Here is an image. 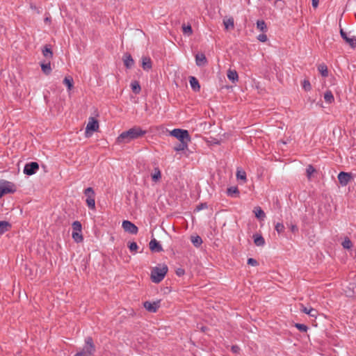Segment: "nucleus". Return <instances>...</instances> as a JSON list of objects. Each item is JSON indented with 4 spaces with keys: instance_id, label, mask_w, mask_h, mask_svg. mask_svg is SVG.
I'll return each mask as SVG.
<instances>
[{
    "instance_id": "nucleus-1",
    "label": "nucleus",
    "mask_w": 356,
    "mask_h": 356,
    "mask_svg": "<svg viewBox=\"0 0 356 356\" xmlns=\"http://www.w3.org/2000/svg\"><path fill=\"white\" fill-rule=\"evenodd\" d=\"M147 131L143 130L139 126H134L127 131L122 132L116 139L119 144L129 143L131 141L138 139L144 136Z\"/></svg>"
},
{
    "instance_id": "nucleus-2",
    "label": "nucleus",
    "mask_w": 356,
    "mask_h": 356,
    "mask_svg": "<svg viewBox=\"0 0 356 356\" xmlns=\"http://www.w3.org/2000/svg\"><path fill=\"white\" fill-rule=\"evenodd\" d=\"M168 268L165 264H159L152 268L151 271V280L154 283L161 282L167 274Z\"/></svg>"
},
{
    "instance_id": "nucleus-3",
    "label": "nucleus",
    "mask_w": 356,
    "mask_h": 356,
    "mask_svg": "<svg viewBox=\"0 0 356 356\" xmlns=\"http://www.w3.org/2000/svg\"><path fill=\"white\" fill-rule=\"evenodd\" d=\"M339 26L341 24H339ZM340 35L343 40L348 44L352 49L356 48V35H351V32L346 33L344 30L340 27L339 30Z\"/></svg>"
},
{
    "instance_id": "nucleus-4",
    "label": "nucleus",
    "mask_w": 356,
    "mask_h": 356,
    "mask_svg": "<svg viewBox=\"0 0 356 356\" xmlns=\"http://www.w3.org/2000/svg\"><path fill=\"white\" fill-rule=\"evenodd\" d=\"M84 195L87 197L86 204L91 209H95V193L92 187H88L84 190Z\"/></svg>"
},
{
    "instance_id": "nucleus-5",
    "label": "nucleus",
    "mask_w": 356,
    "mask_h": 356,
    "mask_svg": "<svg viewBox=\"0 0 356 356\" xmlns=\"http://www.w3.org/2000/svg\"><path fill=\"white\" fill-rule=\"evenodd\" d=\"M171 135L176 138H177L179 141L188 140L191 141V136L187 130L181 129H175L171 131Z\"/></svg>"
},
{
    "instance_id": "nucleus-6",
    "label": "nucleus",
    "mask_w": 356,
    "mask_h": 356,
    "mask_svg": "<svg viewBox=\"0 0 356 356\" xmlns=\"http://www.w3.org/2000/svg\"><path fill=\"white\" fill-rule=\"evenodd\" d=\"M0 187L4 194L14 193L16 191L15 185L13 182L4 179L0 180Z\"/></svg>"
},
{
    "instance_id": "nucleus-7",
    "label": "nucleus",
    "mask_w": 356,
    "mask_h": 356,
    "mask_svg": "<svg viewBox=\"0 0 356 356\" xmlns=\"http://www.w3.org/2000/svg\"><path fill=\"white\" fill-rule=\"evenodd\" d=\"M39 169V164L37 162H30L25 165L24 168V173L26 175H33Z\"/></svg>"
},
{
    "instance_id": "nucleus-8",
    "label": "nucleus",
    "mask_w": 356,
    "mask_h": 356,
    "mask_svg": "<svg viewBox=\"0 0 356 356\" xmlns=\"http://www.w3.org/2000/svg\"><path fill=\"white\" fill-rule=\"evenodd\" d=\"M122 226L124 230L129 234H136L138 233V228L131 221L124 220Z\"/></svg>"
},
{
    "instance_id": "nucleus-9",
    "label": "nucleus",
    "mask_w": 356,
    "mask_h": 356,
    "mask_svg": "<svg viewBox=\"0 0 356 356\" xmlns=\"http://www.w3.org/2000/svg\"><path fill=\"white\" fill-rule=\"evenodd\" d=\"M143 306L148 312L154 313L160 307V300L154 302L145 301L143 303Z\"/></svg>"
},
{
    "instance_id": "nucleus-10",
    "label": "nucleus",
    "mask_w": 356,
    "mask_h": 356,
    "mask_svg": "<svg viewBox=\"0 0 356 356\" xmlns=\"http://www.w3.org/2000/svg\"><path fill=\"white\" fill-rule=\"evenodd\" d=\"M99 129V122L94 118L90 117L89 118L88 123L87 124L86 131V133L89 131H97Z\"/></svg>"
},
{
    "instance_id": "nucleus-11",
    "label": "nucleus",
    "mask_w": 356,
    "mask_h": 356,
    "mask_svg": "<svg viewBox=\"0 0 356 356\" xmlns=\"http://www.w3.org/2000/svg\"><path fill=\"white\" fill-rule=\"evenodd\" d=\"M350 179H351L350 173L341 172L338 175L339 181L342 186H346L348 184V182L350 181Z\"/></svg>"
},
{
    "instance_id": "nucleus-12",
    "label": "nucleus",
    "mask_w": 356,
    "mask_h": 356,
    "mask_svg": "<svg viewBox=\"0 0 356 356\" xmlns=\"http://www.w3.org/2000/svg\"><path fill=\"white\" fill-rule=\"evenodd\" d=\"M149 245L150 250L153 252H160L163 251L161 245L155 238L152 239Z\"/></svg>"
},
{
    "instance_id": "nucleus-13",
    "label": "nucleus",
    "mask_w": 356,
    "mask_h": 356,
    "mask_svg": "<svg viewBox=\"0 0 356 356\" xmlns=\"http://www.w3.org/2000/svg\"><path fill=\"white\" fill-rule=\"evenodd\" d=\"M123 61H124V66L128 69L131 68L134 65V60L132 56H131L130 54H128V53H127L124 55Z\"/></svg>"
},
{
    "instance_id": "nucleus-14",
    "label": "nucleus",
    "mask_w": 356,
    "mask_h": 356,
    "mask_svg": "<svg viewBox=\"0 0 356 356\" xmlns=\"http://www.w3.org/2000/svg\"><path fill=\"white\" fill-rule=\"evenodd\" d=\"M141 67L145 71H149L150 69H152V63L151 58L148 56H143Z\"/></svg>"
},
{
    "instance_id": "nucleus-15",
    "label": "nucleus",
    "mask_w": 356,
    "mask_h": 356,
    "mask_svg": "<svg viewBox=\"0 0 356 356\" xmlns=\"http://www.w3.org/2000/svg\"><path fill=\"white\" fill-rule=\"evenodd\" d=\"M195 62L197 66L202 67L207 63V60L204 54H197L195 55Z\"/></svg>"
},
{
    "instance_id": "nucleus-16",
    "label": "nucleus",
    "mask_w": 356,
    "mask_h": 356,
    "mask_svg": "<svg viewBox=\"0 0 356 356\" xmlns=\"http://www.w3.org/2000/svg\"><path fill=\"white\" fill-rule=\"evenodd\" d=\"M189 83H190L191 88L195 92L200 91V85L199 83L198 80L195 76H190L189 77Z\"/></svg>"
},
{
    "instance_id": "nucleus-17",
    "label": "nucleus",
    "mask_w": 356,
    "mask_h": 356,
    "mask_svg": "<svg viewBox=\"0 0 356 356\" xmlns=\"http://www.w3.org/2000/svg\"><path fill=\"white\" fill-rule=\"evenodd\" d=\"M252 238L255 245L262 247L265 245V240L261 234H253Z\"/></svg>"
},
{
    "instance_id": "nucleus-18",
    "label": "nucleus",
    "mask_w": 356,
    "mask_h": 356,
    "mask_svg": "<svg viewBox=\"0 0 356 356\" xmlns=\"http://www.w3.org/2000/svg\"><path fill=\"white\" fill-rule=\"evenodd\" d=\"M11 224L7 221H0V234H3L11 228Z\"/></svg>"
},
{
    "instance_id": "nucleus-19",
    "label": "nucleus",
    "mask_w": 356,
    "mask_h": 356,
    "mask_svg": "<svg viewBox=\"0 0 356 356\" xmlns=\"http://www.w3.org/2000/svg\"><path fill=\"white\" fill-rule=\"evenodd\" d=\"M188 142L189 141L188 140L180 141L179 144L174 147V150L176 152H180L188 148Z\"/></svg>"
},
{
    "instance_id": "nucleus-20",
    "label": "nucleus",
    "mask_w": 356,
    "mask_h": 356,
    "mask_svg": "<svg viewBox=\"0 0 356 356\" xmlns=\"http://www.w3.org/2000/svg\"><path fill=\"white\" fill-rule=\"evenodd\" d=\"M239 193V191L236 186H231L227 189V194L230 197H238Z\"/></svg>"
},
{
    "instance_id": "nucleus-21",
    "label": "nucleus",
    "mask_w": 356,
    "mask_h": 356,
    "mask_svg": "<svg viewBox=\"0 0 356 356\" xmlns=\"http://www.w3.org/2000/svg\"><path fill=\"white\" fill-rule=\"evenodd\" d=\"M254 213L255 214V216L259 220H263L266 218V214L264 211L259 207H257L254 208Z\"/></svg>"
},
{
    "instance_id": "nucleus-22",
    "label": "nucleus",
    "mask_w": 356,
    "mask_h": 356,
    "mask_svg": "<svg viewBox=\"0 0 356 356\" xmlns=\"http://www.w3.org/2000/svg\"><path fill=\"white\" fill-rule=\"evenodd\" d=\"M318 70L323 77L328 76V70L325 64L321 63L318 65Z\"/></svg>"
},
{
    "instance_id": "nucleus-23",
    "label": "nucleus",
    "mask_w": 356,
    "mask_h": 356,
    "mask_svg": "<svg viewBox=\"0 0 356 356\" xmlns=\"http://www.w3.org/2000/svg\"><path fill=\"white\" fill-rule=\"evenodd\" d=\"M227 77L228 79L232 81L233 83L238 81V76L236 70H229L227 71Z\"/></svg>"
},
{
    "instance_id": "nucleus-24",
    "label": "nucleus",
    "mask_w": 356,
    "mask_h": 356,
    "mask_svg": "<svg viewBox=\"0 0 356 356\" xmlns=\"http://www.w3.org/2000/svg\"><path fill=\"white\" fill-rule=\"evenodd\" d=\"M323 97H324L325 102H327L328 104H331L334 101V95L331 90H327L324 93Z\"/></svg>"
},
{
    "instance_id": "nucleus-25",
    "label": "nucleus",
    "mask_w": 356,
    "mask_h": 356,
    "mask_svg": "<svg viewBox=\"0 0 356 356\" xmlns=\"http://www.w3.org/2000/svg\"><path fill=\"white\" fill-rule=\"evenodd\" d=\"M131 88L133 92L135 93L136 95L139 94L141 90L139 82L137 81H134L131 83Z\"/></svg>"
},
{
    "instance_id": "nucleus-26",
    "label": "nucleus",
    "mask_w": 356,
    "mask_h": 356,
    "mask_svg": "<svg viewBox=\"0 0 356 356\" xmlns=\"http://www.w3.org/2000/svg\"><path fill=\"white\" fill-rule=\"evenodd\" d=\"M42 54L46 58H52L53 52L49 45H45L42 49Z\"/></svg>"
},
{
    "instance_id": "nucleus-27",
    "label": "nucleus",
    "mask_w": 356,
    "mask_h": 356,
    "mask_svg": "<svg viewBox=\"0 0 356 356\" xmlns=\"http://www.w3.org/2000/svg\"><path fill=\"white\" fill-rule=\"evenodd\" d=\"M257 28L262 31V32H266L268 31V28L266 26V22L264 20H257Z\"/></svg>"
},
{
    "instance_id": "nucleus-28",
    "label": "nucleus",
    "mask_w": 356,
    "mask_h": 356,
    "mask_svg": "<svg viewBox=\"0 0 356 356\" xmlns=\"http://www.w3.org/2000/svg\"><path fill=\"white\" fill-rule=\"evenodd\" d=\"M42 72L46 74L49 75L51 72V67L50 62L47 63H41L40 65Z\"/></svg>"
},
{
    "instance_id": "nucleus-29",
    "label": "nucleus",
    "mask_w": 356,
    "mask_h": 356,
    "mask_svg": "<svg viewBox=\"0 0 356 356\" xmlns=\"http://www.w3.org/2000/svg\"><path fill=\"white\" fill-rule=\"evenodd\" d=\"M191 242L194 245V246L198 248L202 245L203 241L200 236H191Z\"/></svg>"
},
{
    "instance_id": "nucleus-30",
    "label": "nucleus",
    "mask_w": 356,
    "mask_h": 356,
    "mask_svg": "<svg viewBox=\"0 0 356 356\" xmlns=\"http://www.w3.org/2000/svg\"><path fill=\"white\" fill-rule=\"evenodd\" d=\"M72 232H79V233H81L82 225H81V223L79 221H78V220L74 221L72 223Z\"/></svg>"
},
{
    "instance_id": "nucleus-31",
    "label": "nucleus",
    "mask_w": 356,
    "mask_h": 356,
    "mask_svg": "<svg viewBox=\"0 0 356 356\" xmlns=\"http://www.w3.org/2000/svg\"><path fill=\"white\" fill-rule=\"evenodd\" d=\"M63 83L67 87L68 90H71L73 88V79L71 76H65Z\"/></svg>"
},
{
    "instance_id": "nucleus-32",
    "label": "nucleus",
    "mask_w": 356,
    "mask_h": 356,
    "mask_svg": "<svg viewBox=\"0 0 356 356\" xmlns=\"http://www.w3.org/2000/svg\"><path fill=\"white\" fill-rule=\"evenodd\" d=\"M223 23H224L225 29H227V30H229L230 29H232L234 27V19L232 17H230V18L227 19V20H224Z\"/></svg>"
},
{
    "instance_id": "nucleus-33",
    "label": "nucleus",
    "mask_w": 356,
    "mask_h": 356,
    "mask_svg": "<svg viewBox=\"0 0 356 356\" xmlns=\"http://www.w3.org/2000/svg\"><path fill=\"white\" fill-rule=\"evenodd\" d=\"M236 178L237 179H241L243 182L246 181V172L242 169H238L236 172Z\"/></svg>"
},
{
    "instance_id": "nucleus-34",
    "label": "nucleus",
    "mask_w": 356,
    "mask_h": 356,
    "mask_svg": "<svg viewBox=\"0 0 356 356\" xmlns=\"http://www.w3.org/2000/svg\"><path fill=\"white\" fill-rule=\"evenodd\" d=\"M72 237L76 243H80L83 240L82 234L79 232H72Z\"/></svg>"
},
{
    "instance_id": "nucleus-35",
    "label": "nucleus",
    "mask_w": 356,
    "mask_h": 356,
    "mask_svg": "<svg viewBox=\"0 0 356 356\" xmlns=\"http://www.w3.org/2000/svg\"><path fill=\"white\" fill-rule=\"evenodd\" d=\"M182 31L184 34L187 35H191L193 33L192 27L190 24L186 25L184 24L182 25Z\"/></svg>"
},
{
    "instance_id": "nucleus-36",
    "label": "nucleus",
    "mask_w": 356,
    "mask_h": 356,
    "mask_svg": "<svg viewBox=\"0 0 356 356\" xmlns=\"http://www.w3.org/2000/svg\"><path fill=\"white\" fill-rule=\"evenodd\" d=\"M342 246L344 249H350L353 246L352 241L349 239V238H345L344 241L342 242Z\"/></svg>"
},
{
    "instance_id": "nucleus-37",
    "label": "nucleus",
    "mask_w": 356,
    "mask_h": 356,
    "mask_svg": "<svg viewBox=\"0 0 356 356\" xmlns=\"http://www.w3.org/2000/svg\"><path fill=\"white\" fill-rule=\"evenodd\" d=\"M316 171L315 168L312 165H309L306 169L307 177L309 179H311L312 175Z\"/></svg>"
},
{
    "instance_id": "nucleus-38",
    "label": "nucleus",
    "mask_w": 356,
    "mask_h": 356,
    "mask_svg": "<svg viewBox=\"0 0 356 356\" xmlns=\"http://www.w3.org/2000/svg\"><path fill=\"white\" fill-rule=\"evenodd\" d=\"M302 86L305 91H309L312 89V86L309 80L305 79L302 83Z\"/></svg>"
},
{
    "instance_id": "nucleus-39",
    "label": "nucleus",
    "mask_w": 356,
    "mask_h": 356,
    "mask_svg": "<svg viewBox=\"0 0 356 356\" xmlns=\"http://www.w3.org/2000/svg\"><path fill=\"white\" fill-rule=\"evenodd\" d=\"M161 177V171L158 169H155V172L154 175H152V180L154 181H157L159 179H160Z\"/></svg>"
},
{
    "instance_id": "nucleus-40",
    "label": "nucleus",
    "mask_w": 356,
    "mask_h": 356,
    "mask_svg": "<svg viewBox=\"0 0 356 356\" xmlns=\"http://www.w3.org/2000/svg\"><path fill=\"white\" fill-rule=\"evenodd\" d=\"M295 327L302 332H305L308 330V327L307 325L301 323H296Z\"/></svg>"
},
{
    "instance_id": "nucleus-41",
    "label": "nucleus",
    "mask_w": 356,
    "mask_h": 356,
    "mask_svg": "<svg viewBox=\"0 0 356 356\" xmlns=\"http://www.w3.org/2000/svg\"><path fill=\"white\" fill-rule=\"evenodd\" d=\"M128 247L131 252H136L138 248V246L136 242H129L128 244Z\"/></svg>"
},
{
    "instance_id": "nucleus-42",
    "label": "nucleus",
    "mask_w": 356,
    "mask_h": 356,
    "mask_svg": "<svg viewBox=\"0 0 356 356\" xmlns=\"http://www.w3.org/2000/svg\"><path fill=\"white\" fill-rule=\"evenodd\" d=\"M275 229L277 232L278 234H280L284 232V226L282 223L277 222L275 226Z\"/></svg>"
},
{
    "instance_id": "nucleus-43",
    "label": "nucleus",
    "mask_w": 356,
    "mask_h": 356,
    "mask_svg": "<svg viewBox=\"0 0 356 356\" xmlns=\"http://www.w3.org/2000/svg\"><path fill=\"white\" fill-rule=\"evenodd\" d=\"M308 315L311 317L316 318L318 315V311L312 307H310L308 311Z\"/></svg>"
},
{
    "instance_id": "nucleus-44",
    "label": "nucleus",
    "mask_w": 356,
    "mask_h": 356,
    "mask_svg": "<svg viewBox=\"0 0 356 356\" xmlns=\"http://www.w3.org/2000/svg\"><path fill=\"white\" fill-rule=\"evenodd\" d=\"M257 39L262 42H266L268 40L267 35L264 33L258 35Z\"/></svg>"
},
{
    "instance_id": "nucleus-45",
    "label": "nucleus",
    "mask_w": 356,
    "mask_h": 356,
    "mask_svg": "<svg viewBox=\"0 0 356 356\" xmlns=\"http://www.w3.org/2000/svg\"><path fill=\"white\" fill-rule=\"evenodd\" d=\"M248 264L253 266H256L259 264H258V262H257V261L256 259H254L253 258H249L248 259Z\"/></svg>"
},
{
    "instance_id": "nucleus-46",
    "label": "nucleus",
    "mask_w": 356,
    "mask_h": 356,
    "mask_svg": "<svg viewBox=\"0 0 356 356\" xmlns=\"http://www.w3.org/2000/svg\"><path fill=\"white\" fill-rule=\"evenodd\" d=\"M175 273L177 276L179 277H181V276H183L185 273V270L184 268H178L176 271H175Z\"/></svg>"
},
{
    "instance_id": "nucleus-47",
    "label": "nucleus",
    "mask_w": 356,
    "mask_h": 356,
    "mask_svg": "<svg viewBox=\"0 0 356 356\" xmlns=\"http://www.w3.org/2000/svg\"><path fill=\"white\" fill-rule=\"evenodd\" d=\"M207 203H201L200 204L197 206L196 210L197 211H200V210H202L203 209H207Z\"/></svg>"
},
{
    "instance_id": "nucleus-48",
    "label": "nucleus",
    "mask_w": 356,
    "mask_h": 356,
    "mask_svg": "<svg viewBox=\"0 0 356 356\" xmlns=\"http://www.w3.org/2000/svg\"><path fill=\"white\" fill-rule=\"evenodd\" d=\"M309 308H307V307H305V305H303L302 304L300 305V311L305 314H308V311H309Z\"/></svg>"
},
{
    "instance_id": "nucleus-49",
    "label": "nucleus",
    "mask_w": 356,
    "mask_h": 356,
    "mask_svg": "<svg viewBox=\"0 0 356 356\" xmlns=\"http://www.w3.org/2000/svg\"><path fill=\"white\" fill-rule=\"evenodd\" d=\"M319 0H312V6L316 8L318 6Z\"/></svg>"
},
{
    "instance_id": "nucleus-50",
    "label": "nucleus",
    "mask_w": 356,
    "mask_h": 356,
    "mask_svg": "<svg viewBox=\"0 0 356 356\" xmlns=\"http://www.w3.org/2000/svg\"><path fill=\"white\" fill-rule=\"evenodd\" d=\"M239 350V348L237 346H233L232 347V350L233 353H237Z\"/></svg>"
},
{
    "instance_id": "nucleus-51",
    "label": "nucleus",
    "mask_w": 356,
    "mask_h": 356,
    "mask_svg": "<svg viewBox=\"0 0 356 356\" xmlns=\"http://www.w3.org/2000/svg\"><path fill=\"white\" fill-rule=\"evenodd\" d=\"M291 230L292 232H296L298 230V227L296 225H291Z\"/></svg>"
},
{
    "instance_id": "nucleus-52",
    "label": "nucleus",
    "mask_w": 356,
    "mask_h": 356,
    "mask_svg": "<svg viewBox=\"0 0 356 356\" xmlns=\"http://www.w3.org/2000/svg\"><path fill=\"white\" fill-rule=\"evenodd\" d=\"M44 21L45 23L49 22L51 21V17L49 15H48V16L44 18Z\"/></svg>"
},
{
    "instance_id": "nucleus-53",
    "label": "nucleus",
    "mask_w": 356,
    "mask_h": 356,
    "mask_svg": "<svg viewBox=\"0 0 356 356\" xmlns=\"http://www.w3.org/2000/svg\"><path fill=\"white\" fill-rule=\"evenodd\" d=\"M5 195V194H4V193L3 192V191H2L1 188L0 187V198H1L3 195Z\"/></svg>"
}]
</instances>
